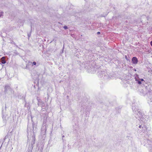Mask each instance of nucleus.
Listing matches in <instances>:
<instances>
[{"label":"nucleus","instance_id":"35","mask_svg":"<svg viewBox=\"0 0 152 152\" xmlns=\"http://www.w3.org/2000/svg\"><path fill=\"white\" fill-rule=\"evenodd\" d=\"M133 70L134 71H136V69H135V68H134L133 69Z\"/></svg>","mask_w":152,"mask_h":152},{"label":"nucleus","instance_id":"20","mask_svg":"<svg viewBox=\"0 0 152 152\" xmlns=\"http://www.w3.org/2000/svg\"><path fill=\"white\" fill-rule=\"evenodd\" d=\"M125 59L127 60V61H129L130 62V60L128 58L127 56H126V55L125 56Z\"/></svg>","mask_w":152,"mask_h":152},{"label":"nucleus","instance_id":"30","mask_svg":"<svg viewBox=\"0 0 152 152\" xmlns=\"http://www.w3.org/2000/svg\"><path fill=\"white\" fill-rule=\"evenodd\" d=\"M150 151V152H152V148H151V149H150V150H149Z\"/></svg>","mask_w":152,"mask_h":152},{"label":"nucleus","instance_id":"33","mask_svg":"<svg viewBox=\"0 0 152 152\" xmlns=\"http://www.w3.org/2000/svg\"><path fill=\"white\" fill-rule=\"evenodd\" d=\"M97 34H100V32L99 31L97 32Z\"/></svg>","mask_w":152,"mask_h":152},{"label":"nucleus","instance_id":"41","mask_svg":"<svg viewBox=\"0 0 152 152\" xmlns=\"http://www.w3.org/2000/svg\"><path fill=\"white\" fill-rule=\"evenodd\" d=\"M83 108H83V107H82L81 108V110H82V109H83Z\"/></svg>","mask_w":152,"mask_h":152},{"label":"nucleus","instance_id":"9","mask_svg":"<svg viewBox=\"0 0 152 152\" xmlns=\"http://www.w3.org/2000/svg\"><path fill=\"white\" fill-rule=\"evenodd\" d=\"M106 73V71H102L101 69H99L97 71V74L98 76L100 77H102Z\"/></svg>","mask_w":152,"mask_h":152},{"label":"nucleus","instance_id":"7","mask_svg":"<svg viewBox=\"0 0 152 152\" xmlns=\"http://www.w3.org/2000/svg\"><path fill=\"white\" fill-rule=\"evenodd\" d=\"M136 83L139 85H140L141 86H143L145 84V81L143 79H140L139 78H137L136 77L134 78Z\"/></svg>","mask_w":152,"mask_h":152},{"label":"nucleus","instance_id":"14","mask_svg":"<svg viewBox=\"0 0 152 152\" xmlns=\"http://www.w3.org/2000/svg\"><path fill=\"white\" fill-rule=\"evenodd\" d=\"M102 77H103V79L104 80H109L110 78V77H109L108 73L106 72L105 74L104 75V76Z\"/></svg>","mask_w":152,"mask_h":152},{"label":"nucleus","instance_id":"44","mask_svg":"<svg viewBox=\"0 0 152 152\" xmlns=\"http://www.w3.org/2000/svg\"><path fill=\"white\" fill-rule=\"evenodd\" d=\"M31 143H32V144L33 143V141H32Z\"/></svg>","mask_w":152,"mask_h":152},{"label":"nucleus","instance_id":"26","mask_svg":"<svg viewBox=\"0 0 152 152\" xmlns=\"http://www.w3.org/2000/svg\"><path fill=\"white\" fill-rule=\"evenodd\" d=\"M63 28L65 30L67 29L68 28V27L66 26H64L63 27Z\"/></svg>","mask_w":152,"mask_h":152},{"label":"nucleus","instance_id":"18","mask_svg":"<svg viewBox=\"0 0 152 152\" xmlns=\"http://www.w3.org/2000/svg\"><path fill=\"white\" fill-rule=\"evenodd\" d=\"M73 129L74 130H75L76 132H77L79 129V127L77 125H75V126H74Z\"/></svg>","mask_w":152,"mask_h":152},{"label":"nucleus","instance_id":"4","mask_svg":"<svg viewBox=\"0 0 152 152\" xmlns=\"http://www.w3.org/2000/svg\"><path fill=\"white\" fill-rule=\"evenodd\" d=\"M137 112L136 114H135V116L136 118L138 119L139 120H141L143 119L145 117V115L143 113L140 112V110H137Z\"/></svg>","mask_w":152,"mask_h":152},{"label":"nucleus","instance_id":"43","mask_svg":"<svg viewBox=\"0 0 152 152\" xmlns=\"http://www.w3.org/2000/svg\"><path fill=\"white\" fill-rule=\"evenodd\" d=\"M38 97H37V99L38 100Z\"/></svg>","mask_w":152,"mask_h":152},{"label":"nucleus","instance_id":"25","mask_svg":"<svg viewBox=\"0 0 152 152\" xmlns=\"http://www.w3.org/2000/svg\"><path fill=\"white\" fill-rule=\"evenodd\" d=\"M142 17L143 18H146L147 19V20H148V17H146L145 16V15H143L142 16Z\"/></svg>","mask_w":152,"mask_h":152},{"label":"nucleus","instance_id":"49","mask_svg":"<svg viewBox=\"0 0 152 152\" xmlns=\"http://www.w3.org/2000/svg\"><path fill=\"white\" fill-rule=\"evenodd\" d=\"M143 89H142V91H143Z\"/></svg>","mask_w":152,"mask_h":152},{"label":"nucleus","instance_id":"31","mask_svg":"<svg viewBox=\"0 0 152 152\" xmlns=\"http://www.w3.org/2000/svg\"><path fill=\"white\" fill-rule=\"evenodd\" d=\"M107 14H105V15L104 16V15H101V16L102 17H105L106 16H107Z\"/></svg>","mask_w":152,"mask_h":152},{"label":"nucleus","instance_id":"46","mask_svg":"<svg viewBox=\"0 0 152 152\" xmlns=\"http://www.w3.org/2000/svg\"><path fill=\"white\" fill-rule=\"evenodd\" d=\"M126 23H127V22L126 21Z\"/></svg>","mask_w":152,"mask_h":152},{"label":"nucleus","instance_id":"6","mask_svg":"<svg viewBox=\"0 0 152 152\" xmlns=\"http://www.w3.org/2000/svg\"><path fill=\"white\" fill-rule=\"evenodd\" d=\"M14 91L10 87V85L8 84H6L4 87V92L5 94L14 93Z\"/></svg>","mask_w":152,"mask_h":152},{"label":"nucleus","instance_id":"12","mask_svg":"<svg viewBox=\"0 0 152 152\" xmlns=\"http://www.w3.org/2000/svg\"><path fill=\"white\" fill-rule=\"evenodd\" d=\"M132 110L135 114L137 113V110L139 109L137 107L136 105L135 104H133L132 106Z\"/></svg>","mask_w":152,"mask_h":152},{"label":"nucleus","instance_id":"13","mask_svg":"<svg viewBox=\"0 0 152 152\" xmlns=\"http://www.w3.org/2000/svg\"><path fill=\"white\" fill-rule=\"evenodd\" d=\"M132 62L133 64H136L138 62V60L136 57H133L132 60Z\"/></svg>","mask_w":152,"mask_h":152},{"label":"nucleus","instance_id":"42","mask_svg":"<svg viewBox=\"0 0 152 152\" xmlns=\"http://www.w3.org/2000/svg\"><path fill=\"white\" fill-rule=\"evenodd\" d=\"M6 138V137H5V138L4 139V140H5Z\"/></svg>","mask_w":152,"mask_h":152},{"label":"nucleus","instance_id":"24","mask_svg":"<svg viewBox=\"0 0 152 152\" xmlns=\"http://www.w3.org/2000/svg\"><path fill=\"white\" fill-rule=\"evenodd\" d=\"M4 13V12H3L1 11L0 12V18L1 17V16L3 15V14Z\"/></svg>","mask_w":152,"mask_h":152},{"label":"nucleus","instance_id":"28","mask_svg":"<svg viewBox=\"0 0 152 152\" xmlns=\"http://www.w3.org/2000/svg\"><path fill=\"white\" fill-rule=\"evenodd\" d=\"M31 35V34L30 33H28V38L30 37Z\"/></svg>","mask_w":152,"mask_h":152},{"label":"nucleus","instance_id":"11","mask_svg":"<svg viewBox=\"0 0 152 152\" xmlns=\"http://www.w3.org/2000/svg\"><path fill=\"white\" fill-rule=\"evenodd\" d=\"M148 99V103L150 104H152V91L149 94Z\"/></svg>","mask_w":152,"mask_h":152},{"label":"nucleus","instance_id":"27","mask_svg":"<svg viewBox=\"0 0 152 152\" xmlns=\"http://www.w3.org/2000/svg\"><path fill=\"white\" fill-rule=\"evenodd\" d=\"M136 77L137 78H139V75L137 74H135V77Z\"/></svg>","mask_w":152,"mask_h":152},{"label":"nucleus","instance_id":"5","mask_svg":"<svg viewBox=\"0 0 152 152\" xmlns=\"http://www.w3.org/2000/svg\"><path fill=\"white\" fill-rule=\"evenodd\" d=\"M31 75L33 77V79L34 80V83L36 84V86H38V74L36 71H33Z\"/></svg>","mask_w":152,"mask_h":152},{"label":"nucleus","instance_id":"29","mask_svg":"<svg viewBox=\"0 0 152 152\" xmlns=\"http://www.w3.org/2000/svg\"><path fill=\"white\" fill-rule=\"evenodd\" d=\"M65 148H66V146L65 145H64L63 147V148L64 150L65 149Z\"/></svg>","mask_w":152,"mask_h":152},{"label":"nucleus","instance_id":"19","mask_svg":"<svg viewBox=\"0 0 152 152\" xmlns=\"http://www.w3.org/2000/svg\"><path fill=\"white\" fill-rule=\"evenodd\" d=\"M32 62L31 61H29L28 64H26V68L29 69V66L31 65Z\"/></svg>","mask_w":152,"mask_h":152},{"label":"nucleus","instance_id":"38","mask_svg":"<svg viewBox=\"0 0 152 152\" xmlns=\"http://www.w3.org/2000/svg\"><path fill=\"white\" fill-rule=\"evenodd\" d=\"M34 88H35V85H34Z\"/></svg>","mask_w":152,"mask_h":152},{"label":"nucleus","instance_id":"39","mask_svg":"<svg viewBox=\"0 0 152 152\" xmlns=\"http://www.w3.org/2000/svg\"><path fill=\"white\" fill-rule=\"evenodd\" d=\"M32 24H31V28H32Z\"/></svg>","mask_w":152,"mask_h":152},{"label":"nucleus","instance_id":"21","mask_svg":"<svg viewBox=\"0 0 152 152\" xmlns=\"http://www.w3.org/2000/svg\"><path fill=\"white\" fill-rule=\"evenodd\" d=\"M37 64V63L35 61H34L33 62H32L31 66H33L34 65H36Z\"/></svg>","mask_w":152,"mask_h":152},{"label":"nucleus","instance_id":"2","mask_svg":"<svg viewBox=\"0 0 152 152\" xmlns=\"http://www.w3.org/2000/svg\"><path fill=\"white\" fill-rule=\"evenodd\" d=\"M7 108L6 105H5L4 107H2V118L3 122L5 124L7 121L8 120V117L6 112V108Z\"/></svg>","mask_w":152,"mask_h":152},{"label":"nucleus","instance_id":"15","mask_svg":"<svg viewBox=\"0 0 152 152\" xmlns=\"http://www.w3.org/2000/svg\"><path fill=\"white\" fill-rule=\"evenodd\" d=\"M80 13L76 12L75 11L73 10V12L71 13H70V15H74L75 16V17L76 16L78 17V15H80Z\"/></svg>","mask_w":152,"mask_h":152},{"label":"nucleus","instance_id":"32","mask_svg":"<svg viewBox=\"0 0 152 152\" xmlns=\"http://www.w3.org/2000/svg\"><path fill=\"white\" fill-rule=\"evenodd\" d=\"M64 137V135H63L62 136V140H63V141H64V139H63V138L64 137Z\"/></svg>","mask_w":152,"mask_h":152},{"label":"nucleus","instance_id":"8","mask_svg":"<svg viewBox=\"0 0 152 152\" xmlns=\"http://www.w3.org/2000/svg\"><path fill=\"white\" fill-rule=\"evenodd\" d=\"M84 68L86 69H88L89 70L88 72H90V70L93 71L94 70V69L93 66L91 65L90 64H86L84 65Z\"/></svg>","mask_w":152,"mask_h":152},{"label":"nucleus","instance_id":"22","mask_svg":"<svg viewBox=\"0 0 152 152\" xmlns=\"http://www.w3.org/2000/svg\"><path fill=\"white\" fill-rule=\"evenodd\" d=\"M3 66L4 65L1 64V63H0V68H1V69L3 68Z\"/></svg>","mask_w":152,"mask_h":152},{"label":"nucleus","instance_id":"16","mask_svg":"<svg viewBox=\"0 0 152 152\" xmlns=\"http://www.w3.org/2000/svg\"><path fill=\"white\" fill-rule=\"evenodd\" d=\"M0 62L1 64H5L6 61L5 60V57L3 56L1 58Z\"/></svg>","mask_w":152,"mask_h":152},{"label":"nucleus","instance_id":"23","mask_svg":"<svg viewBox=\"0 0 152 152\" xmlns=\"http://www.w3.org/2000/svg\"><path fill=\"white\" fill-rule=\"evenodd\" d=\"M139 127L140 128H141V127H142V129H143L144 130H145V127H144V126H143V127H142L141 125H140L139 126Z\"/></svg>","mask_w":152,"mask_h":152},{"label":"nucleus","instance_id":"45","mask_svg":"<svg viewBox=\"0 0 152 152\" xmlns=\"http://www.w3.org/2000/svg\"><path fill=\"white\" fill-rule=\"evenodd\" d=\"M126 23H127V22L126 21Z\"/></svg>","mask_w":152,"mask_h":152},{"label":"nucleus","instance_id":"17","mask_svg":"<svg viewBox=\"0 0 152 152\" xmlns=\"http://www.w3.org/2000/svg\"><path fill=\"white\" fill-rule=\"evenodd\" d=\"M37 127H36L35 126H34L33 127V132L34 133V134H35L36 133H37Z\"/></svg>","mask_w":152,"mask_h":152},{"label":"nucleus","instance_id":"3","mask_svg":"<svg viewBox=\"0 0 152 152\" xmlns=\"http://www.w3.org/2000/svg\"><path fill=\"white\" fill-rule=\"evenodd\" d=\"M46 131V126L45 125H43L41 129V137H40V140L42 141L44 140L45 137V133Z\"/></svg>","mask_w":152,"mask_h":152},{"label":"nucleus","instance_id":"1","mask_svg":"<svg viewBox=\"0 0 152 152\" xmlns=\"http://www.w3.org/2000/svg\"><path fill=\"white\" fill-rule=\"evenodd\" d=\"M141 143L143 145L145 146L148 148L149 150L151 148H152V141H150L146 137L141 141Z\"/></svg>","mask_w":152,"mask_h":152},{"label":"nucleus","instance_id":"36","mask_svg":"<svg viewBox=\"0 0 152 152\" xmlns=\"http://www.w3.org/2000/svg\"><path fill=\"white\" fill-rule=\"evenodd\" d=\"M68 150H69V148H69V144H68Z\"/></svg>","mask_w":152,"mask_h":152},{"label":"nucleus","instance_id":"40","mask_svg":"<svg viewBox=\"0 0 152 152\" xmlns=\"http://www.w3.org/2000/svg\"><path fill=\"white\" fill-rule=\"evenodd\" d=\"M28 152H31V151L29 150V151H28Z\"/></svg>","mask_w":152,"mask_h":152},{"label":"nucleus","instance_id":"47","mask_svg":"<svg viewBox=\"0 0 152 152\" xmlns=\"http://www.w3.org/2000/svg\"><path fill=\"white\" fill-rule=\"evenodd\" d=\"M126 23H127V22L126 21Z\"/></svg>","mask_w":152,"mask_h":152},{"label":"nucleus","instance_id":"37","mask_svg":"<svg viewBox=\"0 0 152 152\" xmlns=\"http://www.w3.org/2000/svg\"><path fill=\"white\" fill-rule=\"evenodd\" d=\"M151 44L152 47V41L151 42Z\"/></svg>","mask_w":152,"mask_h":152},{"label":"nucleus","instance_id":"48","mask_svg":"<svg viewBox=\"0 0 152 152\" xmlns=\"http://www.w3.org/2000/svg\"><path fill=\"white\" fill-rule=\"evenodd\" d=\"M34 143V141L33 142V144Z\"/></svg>","mask_w":152,"mask_h":152},{"label":"nucleus","instance_id":"10","mask_svg":"<svg viewBox=\"0 0 152 152\" xmlns=\"http://www.w3.org/2000/svg\"><path fill=\"white\" fill-rule=\"evenodd\" d=\"M143 86L145 87V88L147 90V92H149V94L151 92H152V91H151V89L150 88V87H151L150 86H149L146 83H145Z\"/></svg>","mask_w":152,"mask_h":152},{"label":"nucleus","instance_id":"34","mask_svg":"<svg viewBox=\"0 0 152 152\" xmlns=\"http://www.w3.org/2000/svg\"><path fill=\"white\" fill-rule=\"evenodd\" d=\"M142 95H144L145 94V93L144 92H143V91H142Z\"/></svg>","mask_w":152,"mask_h":152}]
</instances>
